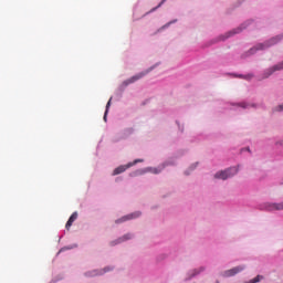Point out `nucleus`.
I'll return each instance as SVG.
<instances>
[{
  "instance_id": "obj_1",
  "label": "nucleus",
  "mask_w": 283,
  "mask_h": 283,
  "mask_svg": "<svg viewBox=\"0 0 283 283\" xmlns=\"http://www.w3.org/2000/svg\"><path fill=\"white\" fill-rule=\"evenodd\" d=\"M238 174V167H230L226 170H220L217 174H214V178L217 180H227L229 178H233Z\"/></svg>"
},
{
  "instance_id": "obj_2",
  "label": "nucleus",
  "mask_w": 283,
  "mask_h": 283,
  "mask_svg": "<svg viewBox=\"0 0 283 283\" xmlns=\"http://www.w3.org/2000/svg\"><path fill=\"white\" fill-rule=\"evenodd\" d=\"M277 41H280V36L272 38L269 42H265L263 44L262 43L258 44L256 46L251 49L250 52H251V54H253L258 50H266V48H271V45H275V43H277Z\"/></svg>"
},
{
  "instance_id": "obj_3",
  "label": "nucleus",
  "mask_w": 283,
  "mask_h": 283,
  "mask_svg": "<svg viewBox=\"0 0 283 283\" xmlns=\"http://www.w3.org/2000/svg\"><path fill=\"white\" fill-rule=\"evenodd\" d=\"M242 271H244V266L239 265V266H235V268L224 271L222 273V276L223 277H233V275H238V273H242Z\"/></svg>"
},
{
  "instance_id": "obj_4",
  "label": "nucleus",
  "mask_w": 283,
  "mask_h": 283,
  "mask_svg": "<svg viewBox=\"0 0 283 283\" xmlns=\"http://www.w3.org/2000/svg\"><path fill=\"white\" fill-rule=\"evenodd\" d=\"M149 72H151V70H147V71H144V72H140L137 75H134L130 78L126 80L124 82V84L125 85H132V83H136V81H140V78H143L144 76H147V74H149Z\"/></svg>"
},
{
  "instance_id": "obj_5",
  "label": "nucleus",
  "mask_w": 283,
  "mask_h": 283,
  "mask_svg": "<svg viewBox=\"0 0 283 283\" xmlns=\"http://www.w3.org/2000/svg\"><path fill=\"white\" fill-rule=\"evenodd\" d=\"M280 70H283V61L281 63L274 65L273 67L269 69L265 72L264 78H269V76H271V74H273V72H280Z\"/></svg>"
},
{
  "instance_id": "obj_6",
  "label": "nucleus",
  "mask_w": 283,
  "mask_h": 283,
  "mask_svg": "<svg viewBox=\"0 0 283 283\" xmlns=\"http://www.w3.org/2000/svg\"><path fill=\"white\" fill-rule=\"evenodd\" d=\"M129 167H134V164H127L125 166H119V167L115 168L113 171V176H118V174H123V172L127 171V169H129Z\"/></svg>"
},
{
  "instance_id": "obj_7",
  "label": "nucleus",
  "mask_w": 283,
  "mask_h": 283,
  "mask_svg": "<svg viewBox=\"0 0 283 283\" xmlns=\"http://www.w3.org/2000/svg\"><path fill=\"white\" fill-rule=\"evenodd\" d=\"M77 218H78V212H73L71 214V217L69 218L65 228L67 230H70V227H72V224H74V222L77 220Z\"/></svg>"
},
{
  "instance_id": "obj_8",
  "label": "nucleus",
  "mask_w": 283,
  "mask_h": 283,
  "mask_svg": "<svg viewBox=\"0 0 283 283\" xmlns=\"http://www.w3.org/2000/svg\"><path fill=\"white\" fill-rule=\"evenodd\" d=\"M139 216H140V212L130 213L117 220L116 222H127V220H134V218H138Z\"/></svg>"
},
{
  "instance_id": "obj_9",
  "label": "nucleus",
  "mask_w": 283,
  "mask_h": 283,
  "mask_svg": "<svg viewBox=\"0 0 283 283\" xmlns=\"http://www.w3.org/2000/svg\"><path fill=\"white\" fill-rule=\"evenodd\" d=\"M240 32H242V28L233 29L223 35L222 41H224V39H229L230 36H233L234 34H240Z\"/></svg>"
},
{
  "instance_id": "obj_10",
  "label": "nucleus",
  "mask_w": 283,
  "mask_h": 283,
  "mask_svg": "<svg viewBox=\"0 0 283 283\" xmlns=\"http://www.w3.org/2000/svg\"><path fill=\"white\" fill-rule=\"evenodd\" d=\"M127 240H132V234H126L123 238L118 239V242H112V245L114 247V244H118L120 242H125Z\"/></svg>"
},
{
  "instance_id": "obj_11",
  "label": "nucleus",
  "mask_w": 283,
  "mask_h": 283,
  "mask_svg": "<svg viewBox=\"0 0 283 283\" xmlns=\"http://www.w3.org/2000/svg\"><path fill=\"white\" fill-rule=\"evenodd\" d=\"M111 105H112V97L109 98V101L106 104V111H105V114H104V120H107V114L109 112Z\"/></svg>"
},
{
  "instance_id": "obj_12",
  "label": "nucleus",
  "mask_w": 283,
  "mask_h": 283,
  "mask_svg": "<svg viewBox=\"0 0 283 283\" xmlns=\"http://www.w3.org/2000/svg\"><path fill=\"white\" fill-rule=\"evenodd\" d=\"M272 209H274L275 211H282L283 210V202L272 205Z\"/></svg>"
},
{
  "instance_id": "obj_13",
  "label": "nucleus",
  "mask_w": 283,
  "mask_h": 283,
  "mask_svg": "<svg viewBox=\"0 0 283 283\" xmlns=\"http://www.w3.org/2000/svg\"><path fill=\"white\" fill-rule=\"evenodd\" d=\"M145 171H150L151 174H160V170H158V168H151V167L146 168Z\"/></svg>"
},
{
  "instance_id": "obj_14",
  "label": "nucleus",
  "mask_w": 283,
  "mask_h": 283,
  "mask_svg": "<svg viewBox=\"0 0 283 283\" xmlns=\"http://www.w3.org/2000/svg\"><path fill=\"white\" fill-rule=\"evenodd\" d=\"M114 268H109V266H106L102 270V272L99 273V275H103L105 273H108V271H113Z\"/></svg>"
},
{
  "instance_id": "obj_15",
  "label": "nucleus",
  "mask_w": 283,
  "mask_h": 283,
  "mask_svg": "<svg viewBox=\"0 0 283 283\" xmlns=\"http://www.w3.org/2000/svg\"><path fill=\"white\" fill-rule=\"evenodd\" d=\"M241 77L244 78L245 81H251V78H253V74H247Z\"/></svg>"
},
{
  "instance_id": "obj_16",
  "label": "nucleus",
  "mask_w": 283,
  "mask_h": 283,
  "mask_svg": "<svg viewBox=\"0 0 283 283\" xmlns=\"http://www.w3.org/2000/svg\"><path fill=\"white\" fill-rule=\"evenodd\" d=\"M138 163H144V159H135L133 163H129L128 165H138Z\"/></svg>"
},
{
  "instance_id": "obj_17",
  "label": "nucleus",
  "mask_w": 283,
  "mask_h": 283,
  "mask_svg": "<svg viewBox=\"0 0 283 283\" xmlns=\"http://www.w3.org/2000/svg\"><path fill=\"white\" fill-rule=\"evenodd\" d=\"M165 1L167 0H161V2L156 8L151 9V12H156V10H158V8H160Z\"/></svg>"
},
{
  "instance_id": "obj_18",
  "label": "nucleus",
  "mask_w": 283,
  "mask_h": 283,
  "mask_svg": "<svg viewBox=\"0 0 283 283\" xmlns=\"http://www.w3.org/2000/svg\"><path fill=\"white\" fill-rule=\"evenodd\" d=\"M239 106H240V107H243V109H247V107H249V104H247V103H241V104H239Z\"/></svg>"
},
{
  "instance_id": "obj_19",
  "label": "nucleus",
  "mask_w": 283,
  "mask_h": 283,
  "mask_svg": "<svg viewBox=\"0 0 283 283\" xmlns=\"http://www.w3.org/2000/svg\"><path fill=\"white\" fill-rule=\"evenodd\" d=\"M279 111H280V112L283 111V104L279 106Z\"/></svg>"
},
{
  "instance_id": "obj_20",
  "label": "nucleus",
  "mask_w": 283,
  "mask_h": 283,
  "mask_svg": "<svg viewBox=\"0 0 283 283\" xmlns=\"http://www.w3.org/2000/svg\"><path fill=\"white\" fill-rule=\"evenodd\" d=\"M132 132H134V129H132V128H130V129H128V133H129V134H132Z\"/></svg>"
},
{
  "instance_id": "obj_21",
  "label": "nucleus",
  "mask_w": 283,
  "mask_h": 283,
  "mask_svg": "<svg viewBox=\"0 0 283 283\" xmlns=\"http://www.w3.org/2000/svg\"><path fill=\"white\" fill-rule=\"evenodd\" d=\"M217 283H220V282H217Z\"/></svg>"
}]
</instances>
